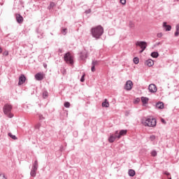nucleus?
<instances>
[{
	"mask_svg": "<svg viewBox=\"0 0 179 179\" xmlns=\"http://www.w3.org/2000/svg\"><path fill=\"white\" fill-rule=\"evenodd\" d=\"M169 179H171V178H169Z\"/></svg>",
	"mask_w": 179,
	"mask_h": 179,
	"instance_id": "obj_50",
	"label": "nucleus"
},
{
	"mask_svg": "<svg viewBox=\"0 0 179 179\" xmlns=\"http://www.w3.org/2000/svg\"><path fill=\"white\" fill-rule=\"evenodd\" d=\"M102 107H106V108L110 107V103L107 101V99H105V101L102 103Z\"/></svg>",
	"mask_w": 179,
	"mask_h": 179,
	"instance_id": "obj_19",
	"label": "nucleus"
},
{
	"mask_svg": "<svg viewBox=\"0 0 179 179\" xmlns=\"http://www.w3.org/2000/svg\"><path fill=\"white\" fill-rule=\"evenodd\" d=\"M80 57L83 60L86 59V58H87V52L86 51L81 52Z\"/></svg>",
	"mask_w": 179,
	"mask_h": 179,
	"instance_id": "obj_13",
	"label": "nucleus"
},
{
	"mask_svg": "<svg viewBox=\"0 0 179 179\" xmlns=\"http://www.w3.org/2000/svg\"><path fill=\"white\" fill-rule=\"evenodd\" d=\"M115 134V135L111 134L110 136V137L108 138V142L110 143H113V142H114L115 141V139H117V138H118V137H117V134H118V131H116Z\"/></svg>",
	"mask_w": 179,
	"mask_h": 179,
	"instance_id": "obj_7",
	"label": "nucleus"
},
{
	"mask_svg": "<svg viewBox=\"0 0 179 179\" xmlns=\"http://www.w3.org/2000/svg\"><path fill=\"white\" fill-rule=\"evenodd\" d=\"M5 55H6V56L9 55V52H8V51L5 52Z\"/></svg>",
	"mask_w": 179,
	"mask_h": 179,
	"instance_id": "obj_41",
	"label": "nucleus"
},
{
	"mask_svg": "<svg viewBox=\"0 0 179 179\" xmlns=\"http://www.w3.org/2000/svg\"><path fill=\"white\" fill-rule=\"evenodd\" d=\"M12 111V105H10L8 103H6L3 106V113L6 114V115H8L9 118H12L13 117V115L10 114V112Z\"/></svg>",
	"mask_w": 179,
	"mask_h": 179,
	"instance_id": "obj_3",
	"label": "nucleus"
},
{
	"mask_svg": "<svg viewBox=\"0 0 179 179\" xmlns=\"http://www.w3.org/2000/svg\"><path fill=\"white\" fill-rule=\"evenodd\" d=\"M103 33H104V28H103V27H101V25H99L97 27H95L91 29V34L92 37H94L96 40L100 38V37L103 36Z\"/></svg>",
	"mask_w": 179,
	"mask_h": 179,
	"instance_id": "obj_1",
	"label": "nucleus"
},
{
	"mask_svg": "<svg viewBox=\"0 0 179 179\" xmlns=\"http://www.w3.org/2000/svg\"><path fill=\"white\" fill-rule=\"evenodd\" d=\"M145 64L147 65V66H153V65H155V62L152 59H149L145 62Z\"/></svg>",
	"mask_w": 179,
	"mask_h": 179,
	"instance_id": "obj_11",
	"label": "nucleus"
},
{
	"mask_svg": "<svg viewBox=\"0 0 179 179\" xmlns=\"http://www.w3.org/2000/svg\"><path fill=\"white\" fill-rule=\"evenodd\" d=\"M37 174V170L36 169H31L30 172V176L31 177H36Z\"/></svg>",
	"mask_w": 179,
	"mask_h": 179,
	"instance_id": "obj_20",
	"label": "nucleus"
},
{
	"mask_svg": "<svg viewBox=\"0 0 179 179\" xmlns=\"http://www.w3.org/2000/svg\"><path fill=\"white\" fill-rule=\"evenodd\" d=\"M99 64H100V62H99V61H97V60H94V61H92V65L93 66H97V65H99Z\"/></svg>",
	"mask_w": 179,
	"mask_h": 179,
	"instance_id": "obj_23",
	"label": "nucleus"
},
{
	"mask_svg": "<svg viewBox=\"0 0 179 179\" xmlns=\"http://www.w3.org/2000/svg\"><path fill=\"white\" fill-rule=\"evenodd\" d=\"M127 130H121L119 133V135H117V138L120 139L122 136H124V135H127Z\"/></svg>",
	"mask_w": 179,
	"mask_h": 179,
	"instance_id": "obj_16",
	"label": "nucleus"
},
{
	"mask_svg": "<svg viewBox=\"0 0 179 179\" xmlns=\"http://www.w3.org/2000/svg\"><path fill=\"white\" fill-rule=\"evenodd\" d=\"M164 174H166V176H170V173H169V172H167V171H166V172L164 173Z\"/></svg>",
	"mask_w": 179,
	"mask_h": 179,
	"instance_id": "obj_42",
	"label": "nucleus"
},
{
	"mask_svg": "<svg viewBox=\"0 0 179 179\" xmlns=\"http://www.w3.org/2000/svg\"><path fill=\"white\" fill-rule=\"evenodd\" d=\"M0 52H2V48L0 47Z\"/></svg>",
	"mask_w": 179,
	"mask_h": 179,
	"instance_id": "obj_46",
	"label": "nucleus"
},
{
	"mask_svg": "<svg viewBox=\"0 0 179 179\" xmlns=\"http://www.w3.org/2000/svg\"><path fill=\"white\" fill-rule=\"evenodd\" d=\"M66 31H68V29H64L62 31V33L65 36V34H66Z\"/></svg>",
	"mask_w": 179,
	"mask_h": 179,
	"instance_id": "obj_33",
	"label": "nucleus"
},
{
	"mask_svg": "<svg viewBox=\"0 0 179 179\" xmlns=\"http://www.w3.org/2000/svg\"><path fill=\"white\" fill-rule=\"evenodd\" d=\"M150 139L151 141H153L155 139H156V136L155 135H152L150 136Z\"/></svg>",
	"mask_w": 179,
	"mask_h": 179,
	"instance_id": "obj_31",
	"label": "nucleus"
},
{
	"mask_svg": "<svg viewBox=\"0 0 179 179\" xmlns=\"http://www.w3.org/2000/svg\"><path fill=\"white\" fill-rule=\"evenodd\" d=\"M64 61L66 62V64H69V65H73V56L71 52H68L66 53L64 56Z\"/></svg>",
	"mask_w": 179,
	"mask_h": 179,
	"instance_id": "obj_4",
	"label": "nucleus"
},
{
	"mask_svg": "<svg viewBox=\"0 0 179 179\" xmlns=\"http://www.w3.org/2000/svg\"><path fill=\"white\" fill-rule=\"evenodd\" d=\"M36 80H43L44 79V73H38L35 75Z\"/></svg>",
	"mask_w": 179,
	"mask_h": 179,
	"instance_id": "obj_9",
	"label": "nucleus"
},
{
	"mask_svg": "<svg viewBox=\"0 0 179 179\" xmlns=\"http://www.w3.org/2000/svg\"><path fill=\"white\" fill-rule=\"evenodd\" d=\"M178 2H179V0H176Z\"/></svg>",
	"mask_w": 179,
	"mask_h": 179,
	"instance_id": "obj_49",
	"label": "nucleus"
},
{
	"mask_svg": "<svg viewBox=\"0 0 179 179\" xmlns=\"http://www.w3.org/2000/svg\"><path fill=\"white\" fill-rule=\"evenodd\" d=\"M44 68H47V64H44Z\"/></svg>",
	"mask_w": 179,
	"mask_h": 179,
	"instance_id": "obj_47",
	"label": "nucleus"
},
{
	"mask_svg": "<svg viewBox=\"0 0 179 179\" xmlns=\"http://www.w3.org/2000/svg\"><path fill=\"white\" fill-rule=\"evenodd\" d=\"M161 121L163 122V124H166V120H164V119H162Z\"/></svg>",
	"mask_w": 179,
	"mask_h": 179,
	"instance_id": "obj_40",
	"label": "nucleus"
},
{
	"mask_svg": "<svg viewBox=\"0 0 179 179\" xmlns=\"http://www.w3.org/2000/svg\"><path fill=\"white\" fill-rule=\"evenodd\" d=\"M120 3H122V5H125V3H127V0H120Z\"/></svg>",
	"mask_w": 179,
	"mask_h": 179,
	"instance_id": "obj_34",
	"label": "nucleus"
},
{
	"mask_svg": "<svg viewBox=\"0 0 179 179\" xmlns=\"http://www.w3.org/2000/svg\"><path fill=\"white\" fill-rule=\"evenodd\" d=\"M141 101H142L143 104H148V103L149 101V98L143 96V97H141Z\"/></svg>",
	"mask_w": 179,
	"mask_h": 179,
	"instance_id": "obj_18",
	"label": "nucleus"
},
{
	"mask_svg": "<svg viewBox=\"0 0 179 179\" xmlns=\"http://www.w3.org/2000/svg\"><path fill=\"white\" fill-rule=\"evenodd\" d=\"M8 136H10V138L13 139L14 141H16V139H17V137H16V136L12 134V133H8Z\"/></svg>",
	"mask_w": 179,
	"mask_h": 179,
	"instance_id": "obj_24",
	"label": "nucleus"
},
{
	"mask_svg": "<svg viewBox=\"0 0 179 179\" xmlns=\"http://www.w3.org/2000/svg\"><path fill=\"white\" fill-rule=\"evenodd\" d=\"M156 107L159 110H163V108H164V103H163V102H158L156 104Z\"/></svg>",
	"mask_w": 179,
	"mask_h": 179,
	"instance_id": "obj_15",
	"label": "nucleus"
},
{
	"mask_svg": "<svg viewBox=\"0 0 179 179\" xmlns=\"http://www.w3.org/2000/svg\"><path fill=\"white\" fill-rule=\"evenodd\" d=\"M40 118H41V120H44V117H43V115H41Z\"/></svg>",
	"mask_w": 179,
	"mask_h": 179,
	"instance_id": "obj_44",
	"label": "nucleus"
},
{
	"mask_svg": "<svg viewBox=\"0 0 179 179\" xmlns=\"http://www.w3.org/2000/svg\"><path fill=\"white\" fill-rule=\"evenodd\" d=\"M151 57H152V58H157V57H159V52H152Z\"/></svg>",
	"mask_w": 179,
	"mask_h": 179,
	"instance_id": "obj_22",
	"label": "nucleus"
},
{
	"mask_svg": "<svg viewBox=\"0 0 179 179\" xmlns=\"http://www.w3.org/2000/svg\"><path fill=\"white\" fill-rule=\"evenodd\" d=\"M91 12H92V10L90 9V10H87V13H90Z\"/></svg>",
	"mask_w": 179,
	"mask_h": 179,
	"instance_id": "obj_43",
	"label": "nucleus"
},
{
	"mask_svg": "<svg viewBox=\"0 0 179 179\" xmlns=\"http://www.w3.org/2000/svg\"><path fill=\"white\" fill-rule=\"evenodd\" d=\"M148 90L150 93H156L157 92V87L155 84H150L148 86Z\"/></svg>",
	"mask_w": 179,
	"mask_h": 179,
	"instance_id": "obj_6",
	"label": "nucleus"
},
{
	"mask_svg": "<svg viewBox=\"0 0 179 179\" xmlns=\"http://www.w3.org/2000/svg\"><path fill=\"white\" fill-rule=\"evenodd\" d=\"M132 86H134V84L132 83V81L128 80L126 83L124 89L126 90H132Z\"/></svg>",
	"mask_w": 179,
	"mask_h": 179,
	"instance_id": "obj_8",
	"label": "nucleus"
},
{
	"mask_svg": "<svg viewBox=\"0 0 179 179\" xmlns=\"http://www.w3.org/2000/svg\"><path fill=\"white\" fill-rule=\"evenodd\" d=\"M174 35H175V37H178L179 32L176 31Z\"/></svg>",
	"mask_w": 179,
	"mask_h": 179,
	"instance_id": "obj_39",
	"label": "nucleus"
},
{
	"mask_svg": "<svg viewBox=\"0 0 179 179\" xmlns=\"http://www.w3.org/2000/svg\"><path fill=\"white\" fill-rule=\"evenodd\" d=\"M43 99H47L48 97V92L44 91L43 92Z\"/></svg>",
	"mask_w": 179,
	"mask_h": 179,
	"instance_id": "obj_25",
	"label": "nucleus"
},
{
	"mask_svg": "<svg viewBox=\"0 0 179 179\" xmlns=\"http://www.w3.org/2000/svg\"><path fill=\"white\" fill-rule=\"evenodd\" d=\"M16 21L17 23H23V17L20 14H16Z\"/></svg>",
	"mask_w": 179,
	"mask_h": 179,
	"instance_id": "obj_12",
	"label": "nucleus"
},
{
	"mask_svg": "<svg viewBox=\"0 0 179 179\" xmlns=\"http://www.w3.org/2000/svg\"><path fill=\"white\" fill-rule=\"evenodd\" d=\"M80 82H85V74H83L80 78Z\"/></svg>",
	"mask_w": 179,
	"mask_h": 179,
	"instance_id": "obj_37",
	"label": "nucleus"
},
{
	"mask_svg": "<svg viewBox=\"0 0 179 179\" xmlns=\"http://www.w3.org/2000/svg\"><path fill=\"white\" fill-rule=\"evenodd\" d=\"M96 66H92V68H91V71L92 72H94V71H96Z\"/></svg>",
	"mask_w": 179,
	"mask_h": 179,
	"instance_id": "obj_38",
	"label": "nucleus"
},
{
	"mask_svg": "<svg viewBox=\"0 0 179 179\" xmlns=\"http://www.w3.org/2000/svg\"><path fill=\"white\" fill-rule=\"evenodd\" d=\"M0 179H7L6 176H5V174L1 173L0 174Z\"/></svg>",
	"mask_w": 179,
	"mask_h": 179,
	"instance_id": "obj_32",
	"label": "nucleus"
},
{
	"mask_svg": "<svg viewBox=\"0 0 179 179\" xmlns=\"http://www.w3.org/2000/svg\"><path fill=\"white\" fill-rule=\"evenodd\" d=\"M36 128H40V124L36 125Z\"/></svg>",
	"mask_w": 179,
	"mask_h": 179,
	"instance_id": "obj_45",
	"label": "nucleus"
},
{
	"mask_svg": "<svg viewBox=\"0 0 179 179\" xmlns=\"http://www.w3.org/2000/svg\"><path fill=\"white\" fill-rule=\"evenodd\" d=\"M55 6V3L54 2H50V6H48V9H52V8H54Z\"/></svg>",
	"mask_w": 179,
	"mask_h": 179,
	"instance_id": "obj_28",
	"label": "nucleus"
},
{
	"mask_svg": "<svg viewBox=\"0 0 179 179\" xmlns=\"http://www.w3.org/2000/svg\"><path fill=\"white\" fill-rule=\"evenodd\" d=\"M157 37H158V38L163 37V34L162 33L157 34Z\"/></svg>",
	"mask_w": 179,
	"mask_h": 179,
	"instance_id": "obj_35",
	"label": "nucleus"
},
{
	"mask_svg": "<svg viewBox=\"0 0 179 179\" xmlns=\"http://www.w3.org/2000/svg\"><path fill=\"white\" fill-rule=\"evenodd\" d=\"M151 155L153 156V157H156V156H157V152L156 150L152 151Z\"/></svg>",
	"mask_w": 179,
	"mask_h": 179,
	"instance_id": "obj_29",
	"label": "nucleus"
},
{
	"mask_svg": "<svg viewBox=\"0 0 179 179\" xmlns=\"http://www.w3.org/2000/svg\"><path fill=\"white\" fill-rule=\"evenodd\" d=\"M159 44H160V43H157V45H159Z\"/></svg>",
	"mask_w": 179,
	"mask_h": 179,
	"instance_id": "obj_48",
	"label": "nucleus"
},
{
	"mask_svg": "<svg viewBox=\"0 0 179 179\" xmlns=\"http://www.w3.org/2000/svg\"><path fill=\"white\" fill-rule=\"evenodd\" d=\"M136 45L141 48V50L140 51V52L142 53L144 50H146V48L148 47V43L145 41H137L136 43Z\"/></svg>",
	"mask_w": 179,
	"mask_h": 179,
	"instance_id": "obj_5",
	"label": "nucleus"
},
{
	"mask_svg": "<svg viewBox=\"0 0 179 179\" xmlns=\"http://www.w3.org/2000/svg\"><path fill=\"white\" fill-rule=\"evenodd\" d=\"M156 119L153 117L147 118L144 122L145 127H150L152 128H155L156 127Z\"/></svg>",
	"mask_w": 179,
	"mask_h": 179,
	"instance_id": "obj_2",
	"label": "nucleus"
},
{
	"mask_svg": "<svg viewBox=\"0 0 179 179\" xmlns=\"http://www.w3.org/2000/svg\"><path fill=\"white\" fill-rule=\"evenodd\" d=\"M25 82H26V76L22 74L19 78V82H18L19 86L23 85V83H24Z\"/></svg>",
	"mask_w": 179,
	"mask_h": 179,
	"instance_id": "obj_10",
	"label": "nucleus"
},
{
	"mask_svg": "<svg viewBox=\"0 0 179 179\" xmlns=\"http://www.w3.org/2000/svg\"><path fill=\"white\" fill-rule=\"evenodd\" d=\"M128 174L130 177H134L135 176V171L133 169H129Z\"/></svg>",
	"mask_w": 179,
	"mask_h": 179,
	"instance_id": "obj_21",
	"label": "nucleus"
},
{
	"mask_svg": "<svg viewBox=\"0 0 179 179\" xmlns=\"http://www.w3.org/2000/svg\"><path fill=\"white\" fill-rule=\"evenodd\" d=\"M129 26L131 29H132L133 27H135V24H134V22H132V21H130L129 22Z\"/></svg>",
	"mask_w": 179,
	"mask_h": 179,
	"instance_id": "obj_30",
	"label": "nucleus"
},
{
	"mask_svg": "<svg viewBox=\"0 0 179 179\" xmlns=\"http://www.w3.org/2000/svg\"><path fill=\"white\" fill-rule=\"evenodd\" d=\"M64 106V107H66V108H69L71 107V103L65 102Z\"/></svg>",
	"mask_w": 179,
	"mask_h": 179,
	"instance_id": "obj_27",
	"label": "nucleus"
},
{
	"mask_svg": "<svg viewBox=\"0 0 179 179\" xmlns=\"http://www.w3.org/2000/svg\"><path fill=\"white\" fill-rule=\"evenodd\" d=\"M133 61H134V63L136 64V65L139 64V58L138 57H134Z\"/></svg>",
	"mask_w": 179,
	"mask_h": 179,
	"instance_id": "obj_26",
	"label": "nucleus"
},
{
	"mask_svg": "<svg viewBox=\"0 0 179 179\" xmlns=\"http://www.w3.org/2000/svg\"><path fill=\"white\" fill-rule=\"evenodd\" d=\"M38 162L37 161V159H36L34 161V162L33 163V165H32V170H38Z\"/></svg>",
	"mask_w": 179,
	"mask_h": 179,
	"instance_id": "obj_14",
	"label": "nucleus"
},
{
	"mask_svg": "<svg viewBox=\"0 0 179 179\" xmlns=\"http://www.w3.org/2000/svg\"><path fill=\"white\" fill-rule=\"evenodd\" d=\"M163 27L166 29V31H170L171 30V27L170 25H167V22H164Z\"/></svg>",
	"mask_w": 179,
	"mask_h": 179,
	"instance_id": "obj_17",
	"label": "nucleus"
},
{
	"mask_svg": "<svg viewBox=\"0 0 179 179\" xmlns=\"http://www.w3.org/2000/svg\"><path fill=\"white\" fill-rule=\"evenodd\" d=\"M176 32L179 33V24H176Z\"/></svg>",
	"mask_w": 179,
	"mask_h": 179,
	"instance_id": "obj_36",
	"label": "nucleus"
}]
</instances>
